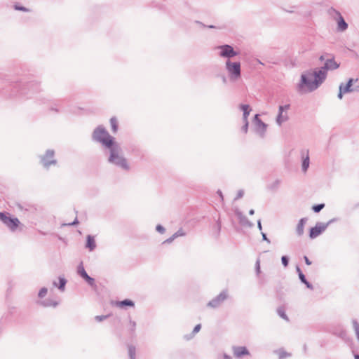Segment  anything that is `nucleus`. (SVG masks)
I'll use <instances>...</instances> for the list:
<instances>
[{"mask_svg": "<svg viewBox=\"0 0 359 359\" xmlns=\"http://www.w3.org/2000/svg\"><path fill=\"white\" fill-rule=\"evenodd\" d=\"M329 14L337 21V29L344 32L348 28V24L345 22L341 13L333 8L329 9Z\"/></svg>", "mask_w": 359, "mask_h": 359, "instance_id": "1a4fd4ad", "label": "nucleus"}, {"mask_svg": "<svg viewBox=\"0 0 359 359\" xmlns=\"http://www.w3.org/2000/svg\"><path fill=\"white\" fill-rule=\"evenodd\" d=\"M324 74L316 69L304 72L297 84V90L299 93L313 92L324 82Z\"/></svg>", "mask_w": 359, "mask_h": 359, "instance_id": "f257e3e1", "label": "nucleus"}, {"mask_svg": "<svg viewBox=\"0 0 359 359\" xmlns=\"http://www.w3.org/2000/svg\"><path fill=\"white\" fill-rule=\"evenodd\" d=\"M15 88H19L21 94H27V93L25 92V89L21 88L20 84H15Z\"/></svg>", "mask_w": 359, "mask_h": 359, "instance_id": "3c124183", "label": "nucleus"}, {"mask_svg": "<svg viewBox=\"0 0 359 359\" xmlns=\"http://www.w3.org/2000/svg\"><path fill=\"white\" fill-rule=\"evenodd\" d=\"M53 285L55 287H57V288H58V284H57V283L56 281H53Z\"/></svg>", "mask_w": 359, "mask_h": 359, "instance_id": "0e129e2a", "label": "nucleus"}, {"mask_svg": "<svg viewBox=\"0 0 359 359\" xmlns=\"http://www.w3.org/2000/svg\"><path fill=\"white\" fill-rule=\"evenodd\" d=\"M48 292V289L46 287H42L40 289L39 293H38V297L39 298H43L46 294Z\"/></svg>", "mask_w": 359, "mask_h": 359, "instance_id": "c9c22d12", "label": "nucleus"}, {"mask_svg": "<svg viewBox=\"0 0 359 359\" xmlns=\"http://www.w3.org/2000/svg\"><path fill=\"white\" fill-rule=\"evenodd\" d=\"M87 283L91 286L93 288L95 289L97 287V285L95 284V279L89 276L88 275L83 278Z\"/></svg>", "mask_w": 359, "mask_h": 359, "instance_id": "7c9ffc66", "label": "nucleus"}, {"mask_svg": "<svg viewBox=\"0 0 359 359\" xmlns=\"http://www.w3.org/2000/svg\"><path fill=\"white\" fill-rule=\"evenodd\" d=\"M297 271L299 276V273H302L299 266H297Z\"/></svg>", "mask_w": 359, "mask_h": 359, "instance_id": "680f3d73", "label": "nucleus"}, {"mask_svg": "<svg viewBox=\"0 0 359 359\" xmlns=\"http://www.w3.org/2000/svg\"><path fill=\"white\" fill-rule=\"evenodd\" d=\"M77 273L82 278H84L85 277H86L88 274L86 273L83 266V263L81 262L79 266H78V269H77Z\"/></svg>", "mask_w": 359, "mask_h": 359, "instance_id": "a878e982", "label": "nucleus"}, {"mask_svg": "<svg viewBox=\"0 0 359 359\" xmlns=\"http://www.w3.org/2000/svg\"><path fill=\"white\" fill-rule=\"evenodd\" d=\"M353 327L355 331L356 338L359 341V323L355 319L352 320Z\"/></svg>", "mask_w": 359, "mask_h": 359, "instance_id": "c756f323", "label": "nucleus"}, {"mask_svg": "<svg viewBox=\"0 0 359 359\" xmlns=\"http://www.w3.org/2000/svg\"><path fill=\"white\" fill-rule=\"evenodd\" d=\"M299 280H301L302 283H303L304 284L306 285V287L310 289V290H313V287L312 285V284H311L306 278L304 274L303 273H299Z\"/></svg>", "mask_w": 359, "mask_h": 359, "instance_id": "393cba45", "label": "nucleus"}, {"mask_svg": "<svg viewBox=\"0 0 359 359\" xmlns=\"http://www.w3.org/2000/svg\"><path fill=\"white\" fill-rule=\"evenodd\" d=\"M223 81L226 82V78L225 77L223 78Z\"/></svg>", "mask_w": 359, "mask_h": 359, "instance_id": "338daca9", "label": "nucleus"}, {"mask_svg": "<svg viewBox=\"0 0 359 359\" xmlns=\"http://www.w3.org/2000/svg\"><path fill=\"white\" fill-rule=\"evenodd\" d=\"M217 49L219 50V55L220 57L231 60V58L237 56L239 53L234 50L233 47L229 44L219 46Z\"/></svg>", "mask_w": 359, "mask_h": 359, "instance_id": "423d86ee", "label": "nucleus"}, {"mask_svg": "<svg viewBox=\"0 0 359 359\" xmlns=\"http://www.w3.org/2000/svg\"><path fill=\"white\" fill-rule=\"evenodd\" d=\"M27 89L29 90V91L35 93L39 91L40 88L38 83H29L27 84Z\"/></svg>", "mask_w": 359, "mask_h": 359, "instance_id": "5701e85b", "label": "nucleus"}, {"mask_svg": "<svg viewBox=\"0 0 359 359\" xmlns=\"http://www.w3.org/2000/svg\"><path fill=\"white\" fill-rule=\"evenodd\" d=\"M110 125L113 133H116L118 130V121L116 117L110 118Z\"/></svg>", "mask_w": 359, "mask_h": 359, "instance_id": "bb28decb", "label": "nucleus"}, {"mask_svg": "<svg viewBox=\"0 0 359 359\" xmlns=\"http://www.w3.org/2000/svg\"><path fill=\"white\" fill-rule=\"evenodd\" d=\"M79 223V221L77 219V218H76L74 222H72V223H69L68 225H75V224H77Z\"/></svg>", "mask_w": 359, "mask_h": 359, "instance_id": "13d9d810", "label": "nucleus"}, {"mask_svg": "<svg viewBox=\"0 0 359 359\" xmlns=\"http://www.w3.org/2000/svg\"><path fill=\"white\" fill-rule=\"evenodd\" d=\"M156 229L158 232H159L161 234L164 233L165 231V228L161 224H158L156 227Z\"/></svg>", "mask_w": 359, "mask_h": 359, "instance_id": "c03bdc74", "label": "nucleus"}, {"mask_svg": "<svg viewBox=\"0 0 359 359\" xmlns=\"http://www.w3.org/2000/svg\"><path fill=\"white\" fill-rule=\"evenodd\" d=\"M67 284V280L62 276L59 277L58 289L63 292L65 290V285Z\"/></svg>", "mask_w": 359, "mask_h": 359, "instance_id": "cd10ccee", "label": "nucleus"}, {"mask_svg": "<svg viewBox=\"0 0 359 359\" xmlns=\"http://www.w3.org/2000/svg\"><path fill=\"white\" fill-rule=\"evenodd\" d=\"M175 238H175V237H174V234H173L172 236H170V238H168V239H166V240L163 242V243H172V242Z\"/></svg>", "mask_w": 359, "mask_h": 359, "instance_id": "09e8293b", "label": "nucleus"}, {"mask_svg": "<svg viewBox=\"0 0 359 359\" xmlns=\"http://www.w3.org/2000/svg\"><path fill=\"white\" fill-rule=\"evenodd\" d=\"M0 220L11 231H15L20 224L17 217H11L4 212H0Z\"/></svg>", "mask_w": 359, "mask_h": 359, "instance_id": "0eeeda50", "label": "nucleus"}, {"mask_svg": "<svg viewBox=\"0 0 359 359\" xmlns=\"http://www.w3.org/2000/svg\"><path fill=\"white\" fill-rule=\"evenodd\" d=\"M129 327H130V331L131 334H134L135 329H136V323L134 320H132L130 319L129 320Z\"/></svg>", "mask_w": 359, "mask_h": 359, "instance_id": "f704fd0d", "label": "nucleus"}, {"mask_svg": "<svg viewBox=\"0 0 359 359\" xmlns=\"http://www.w3.org/2000/svg\"><path fill=\"white\" fill-rule=\"evenodd\" d=\"M243 195H244V191L242 189L238 190L234 200H238V199L241 198L243 196Z\"/></svg>", "mask_w": 359, "mask_h": 359, "instance_id": "37998d69", "label": "nucleus"}, {"mask_svg": "<svg viewBox=\"0 0 359 359\" xmlns=\"http://www.w3.org/2000/svg\"><path fill=\"white\" fill-rule=\"evenodd\" d=\"M244 123V125L243 126V127L241 128V130L244 133H247L248 131V121H243Z\"/></svg>", "mask_w": 359, "mask_h": 359, "instance_id": "79ce46f5", "label": "nucleus"}, {"mask_svg": "<svg viewBox=\"0 0 359 359\" xmlns=\"http://www.w3.org/2000/svg\"><path fill=\"white\" fill-rule=\"evenodd\" d=\"M39 304L43 307H56L59 303L57 301H54L50 299L42 300L39 302Z\"/></svg>", "mask_w": 359, "mask_h": 359, "instance_id": "aec40b11", "label": "nucleus"}, {"mask_svg": "<svg viewBox=\"0 0 359 359\" xmlns=\"http://www.w3.org/2000/svg\"><path fill=\"white\" fill-rule=\"evenodd\" d=\"M327 228V224L323 222H317L314 227L311 228L309 232V237L311 239L316 238L320 235Z\"/></svg>", "mask_w": 359, "mask_h": 359, "instance_id": "ddd939ff", "label": "nucleus"}, {"mask_svg": "<svg viewBox=\"0 0 359 359\" xmlns=\"http://www.w3.org/2000/svg\"><path fill=\"white\" fill-rule=\"evenodd\" d=\"M86 247L90 250L93 251L96 248V243L95 238L91 235H88L86 238Z\"/></svg>", "mask_w": 359, "mask_h": 359, "instance_id": "6ab92c4d", "label": "nucleus"}, {"mask_svg": "<svg viewBox=\"0 0 359 359\" xmlns=\"http://www.w3.org/2000/svg\"><path fill=\"white\" fill-rule=\"evenodd\" d=\"M277 313L278 314V316L282 318L283 319L288 321L289 319H288V317L286 315L285 312V310L283 309V308H278L277 309Z\"/></svg>", "mask_w": 359, "mask_h": 359, "instance_id": "2f4dec72", "label": "nucleus"}, {"mask_svg": "<svg viewBox=\"0 0 359 359\" xmlns=\"http://www.w3.org/2000/svg\"><path fill=\"white\" fill-rule=\"evenodd\" d=\"M324 207H325V204L324 203H320V204H317V205H313L312 207V210L315 212H319Z\"/></svg>", "mask_w": 359, "mask_h": 359, "instance_id": "72a5a7b5", "label": "nucleus"}, {"mask_svg": "<svg viewBox=\"0 0 359 359\" xmlns=\"http://www.w3.org/2000/svg\"><path fill=\"white\" fill-rule=\"evenodd\" d=\"M261 233H262V240L266 241L268 243H270L271 241L267 238L266 234L264 232H262Z\"/></svg>", "mask_w": 359, "mask_h": 359, "instance_id": "8fccbe9b", "label": "nucleus"}, {"mask_svg": "<svg viewBox=\"0 0 359 359\" xmlns=\"http://www.w3.org/2000/svg\"><path fill=\"white\" fill-rule=\"evenodd\" d=\"M358 79L354 80L353 79H349L347 83L344 86L342 83V89L344 92L346 93H351V92H358L359 91V86L352 87L353 81H357Z\"/></svg>", "mask_w": 359, "mask_h": 359, "instance_id": "2eb2a0df", "label": "nucleus"}, {"mask_svg": "<svg viewBox=\"0 0 359 359\" xmlns=\"http://www.w3.org/2000/svg\"><path fill=\"white\" fill-rule=\"evenodd\" d=\"M92 138L107 148L112 146V144L115 142L114 138L109 134L103 126H99L94 130Z\"/></svg>", "mask_w": 359, "mask_h": 359, "instance_id": "7ed1b4c3", "label": "nucleus"}, {"mask_svg": "<svg viewBox=\"0 0 359 359\" xmlns=\"http://www.w3.org/2000/svg\"><path fill=\"white\" fill-rule=\"evenodd\" d=\"M281 262H282V264L285 267H287L289 264V258L287 256L284 255L281 257Z\"/></svg>", "mask_w": 359, "mask_h": 359, "instance_id": "58836bf2", "label": "nucleus"}, {"mask_svg": "<svg viewBox=\"0 0 359 359\" xmlns=\"http://www.w3.org/2000/svg\"><path fill=\"white\" fill-rule=\"evenodd\" d=\"M339 64L337 63L334 57H328L325 60L324 65L320 68H316L317 71H320L321 73L324 74V80L327 78V72L335 70L339 68Z\"/></svg>", "mask_w": 359, "mask_h": 359, "instance_id": "6e6552de", "label": "nucleus"}, {"mask_svg": "<svg viewBox=\"0 0 359 359\" xmlns=\"http://www.w3.org/2000/svg\"><path fill=\"white\" fill-rule=\"evenodd\" d=\"M236 215L241 225L248 227H252L253 226V224L241 211H236Z\"/></svg>", "mask_w": 359, "mask_h": 359, "instance_id": "dca6fc26", "label": "nucleus"}, {"mask_svg": "<svg viewBox=\"0 0 359 359\" xmlns=\"http://www.w3.org/2000/svg\"><path fill=\"white\" fill-rule=\"evenodd\" d=\"M109 317V315H101V316H96L95 317V319L96 321L97 322H102L104 320H106L107 318H108Z\"/></svg>", "mask_w": 359, "mask_h": 359, "instance_id": "4c0bfd02", "label": "nucleus"}, {"mask_svg": "<svg viewBox=\"0 0 359 359\" xmlns=\"http://www.w3.org/2000/svg\"><path fill=\"white\" fill-rule=\"evenodd\" d=\"M224 359H231V357L227 354H224Z\"/></svg>", "mask_w": 359, "mask_h": 359, "instance_id": "052dcab7", "label": "nucleus"}, {"mask_svg": "<svg viewBox=\"0 0 359 359\" xmlns=\"http://www.w3.org/2000/svg\"><path fill=\"white\" fill-rule=\"evenodd\" d=\"M306 221H307V218H306V217L302 218L299 221L297 228H296V232L299 236H301L304 234V225H305Z\"/></svg>", "mask_w": 359, "mask_h": 359, "instance_id": "a211bd4d", "label": "nucleus"}, {"mask_svg": "<svg viewBox=\"0 0 359 359\" xmlns=\"http://www.w3.org/2000/svg\"><path fill=\"white\" fill-rule=\"evenodd\" d=\"M233 355L237 358H241L243 356L250 355V352L245 346H233L232 347Z\"/></svg>", "mask_w": 359, "mask_h": 359, "instance_id": "4468645a", "label": "nucleus"}, {"mask_svg": "<svg viewBox=\"0 0 359 359\" xmlns=\"http://www.w3.org/2000/svg\"><path fill=\"white\" fill-rule=\"evenodd\" d=\"M253 124L255 133L263 138L265 136L267 125L259 118V114H255L253 119Z\"/></svg>", "mask_w": 359, "mask_h": 359, "instance_id": "9d476101", "label": "nucleus"}, {"mask_svg": "<svg viewBox=\"0 0 359 359\" xmlns=\"http://www.w3.org/2000/svg\"><path fill=\"white\" fill-rule=\"evenodd\" d=\"M354 358H355V359H359V355L358 354H355Z\"/></svg>", "mask_w": 359, "mask_h": 359, "instance_id": "69168bd1", "label": "nucleus"}, {"mask_svg": "<svg viewBox=\"0 0 359 359\" xmlns=\"http://www.w3.org/2000/svg\"><path fill=\"white\" fill-rule=\"evenodd\" d=\"M302 171L305 172H306L307 169L309 168V163H310L309 150L302 151Z\"/></svg>", "mask_w": 359, "mask_h": 359, "instance_id": "f3484780", "label": "nucleus"}, {"mask_svg": "<svg viewBox=\"0 0 359 359\" xmlns=\"http://www.w3.org/2000/svg\"><path fill=\"white\" fill-rule=\"evenodd\" d=\"M325 57H326V55H320V57H319V60L320 61H325V60L327 59Z\"/></svg>", "mask_w": 359, "mask_h": 359, "instance_id": "4d7b16f0", "label": "nucleus"}, {"mask_svg": "<svg viewBox=\"0 0 359 359\" xmlns=\"http://www.w3.org/2000/svg\"><path fill=\"white\" fill-rule=\"evenodd\" d=\"M241 109L243 111V121H248V116L250 115V113L251 111V109L248 104H241L240 106Z\"/></svg>", "mask_w": 359, "mask_h": 359, "instance_id": "412c9836", "label": "nucleus"}, {"mask_svg": "<svg viewBox=\"0 0 359 359\" xmlns=\"http://www.w3.org/2000/svg\"><path fill=\"white\" fill-rule=\"evenodd\" d=\"M346 336V332L345 330H342L341 331L340 334H339V337H341V338H344Z\"/></svg>", "mask_w": 359, "mask_h": 359, "instance_id": "5fc2aeb1", "label": "nucleus"}, {"mask_svg": "<svg viewBox=\"0 0 359 359\" xmlns=\"http://www.w3.org/2000/svg\"><path fill=\"white\" fill-rule=\"evenodd\" d=\"M128 355L130 359H135L136 355V348L133 345H129L128 346Z\"/></svg>", "mask_w": 359, "mask_h": 359, "instance_id": "c85d7f7f", "label": "nucleus"}, {"mask_svg": "<svg viewBox=\"0 0 359 359\" xmlns=\"http://www.w3.org/2000/svg\"><path fill=\"white\" fill-rule=\"evenodd\" d=\"M225 69L231 81H236L241 78V68L240 62L226 60L225 62Z\"/></svg>", "mask_w": 359, "mask_h": 359, "instance_id": "20e7f679", "label": "nucleus"}, {"mask_svg": "<svg viewBox=\"0 0 359 359\" xmlns=\"http://www.w3.org/2000/svg\"><path fill=\"white\" fill-rule=\"evenodd\" d=\"M228 298V291H222L217 297L208 303V306L215 309L219 307Z\"/></svg>", "mask_w": 359, "mask_h": 359, "instance_id": "9b49d317", "label": "nucleus"}, {"mask_svg": "<svg viewBox=\"0 0 359 359\" xmlns=\"http://www.w3.org/2000/svg\"><path fill=\"white\" fill-rule=\"evenodd\" d=\"M276 353L278 354V358L279 359H285L287 357H290L291 355L290 353L286 352L285 350H283V348H280V349H278V350H276L275 351Z\"/></svg>", "mask_w": 359, "mask_h": 359, "instance_id": "b1692460", "label": "nucleus"}, {"mask_svg": "<svg viewBox=\"0 0 359 359\" xmlns=\"http://www.w3.org/2000/svg\"><path fill=\"white\" fill-rule=\"evenodd\" d=\"M337 220V219L333 218V219L329 220L327 222L325 223V224H327V226H328L330 224H331L332 223L336 222Z\"/></svg>", "mask_w": 359, "mask_h": 359, "instance_id": "603ef678", "label": "nucleus"}, {"mask_svg": "<svg viewBox=\"0 0 359 359\" xmlns=\"http://www.w3.org/2000/svg\"><path fill=\"white\" fill-rule=\"evenodd\" d=\"M40 162L46 169H49L51 165H55L57 160L55 158L54 150L48 149L43 155L40 156Z\"/></svg>", "mask_w": 359, "mask_h": 359, "instance_id": "39448f33", "label": "nucleus"}, {"mask_svg": "<svg viewBox=\"0 0 359 359\" xmlns=\"http://www.w3.org/2000/svg\"><path fill=\"white\" fill-rule=\"evenodd\" d=\"M217 194L219 196L220 198H221L222 200H223V194H222V191H221V190H218V191H217Z\"/></svg>", "mask_w": 359, "mask_h": 359, "instance_id": "bf43d9fd", "label": "nucleus"}, {"mask_svg": "<svg viewBox=\"0 0 359 359\" xmlns=\"http://www.w3.org/2000/svg\"><path fill=\"white\" fill-rule=\"evenodd\" d=\"M116 305L120 306V307L134 306L135 304H134V302L132 300L126 299H124L123 301L117 302H116Z\"/></svg>", "mask_w": 359, "mask_h": 359, "instance_id": "4be33fe9", "label": "nucleus"}, {"mask_svg": "<svg viewBox=\"0 0 359 359\" xmlns=\"http://www.w3.org/2000/svg\"><path fill=\"white\" fill-rule=\"evenodd\" d=\"M254 213H255V210H254L253 209H251V210L249 211V214H250V215H254Z\"/></svg>", "mask_w": 359, "mask_h": 359, "instance_id": "e2e57ef3", "label": "nucleus"}, {"mask_svg": "<svg viewBox=\"0 0 359 359\" xmlns=\"http://www.w3.org/2000/svg\"><path fill=\"white\" fill-rule=\"evenodd\" d=\"M201 328V324L196 325L195 326V327L194 328L192 333L190 334L189 337H187V339H189L192 338L196 333H198L200 331Z\"/></svg>", "mask_w": 359, "mask_h": 359, "instance_id": "473e14b6", "label": "nucleus"}, {"mask_svg": "<svg viewBox=\"0 0 359 359\" xmlns=\"http://www.w3.org/2000/svg\"><path fill=\"white\" fill-rule=\"evenodd\" d=\"M257 226H258V229L262 231V224H261V219H259L257 221Z\"/></svg>", "mask_w": 359, "mask_h": 359, "instance_id": "6e6d98bb", "label": "nucleus"}, {"mask_svg": "<svg viewBox=\"0 0 359 359\" xmlns=\"http://www.w3.org/2000/svg\"><path fill=\"white\" fill-rule=\"evenodd\" d=\"M280 184V180H276L269 186V189H276L279 187Z\"/></svg>", "mask_w": 359, "mask_h": 359, "instance_id": "e433bc0d", "label": "nucleus"}, {"mask_svg": "<svg viewBox=\"0 0 359 359\" xmlns=\"http://www.w3.org/2000/svg\"><path fill=\"white\" fill-rule=\"evenodd\" d=\"M185 236V233L184 232V231L182 229H180L177 231H176L174 233V237H175V238H177L180 236Z\"/></svg>", "mask_w": 359, "mask_h": 359, "instance_id": "ea45409f", "label": "nucleus"}, {"mask_svg": "<svg viewBox=\"0 0 359 359\" xmlns=\"http://www.w3.org/2000/svg\"><path fill=\"white\" fill-rule=\"evenodd\" d=\"M195 23L199 25L201 27H208V28H210V29H214L215 28V26L214 25H208V26H206L205 25H204L203 22H200V21H195Z\"/></svg>", "mask_w": 359, "mask_h": 359, "instance_id": "a18cd8bd", "label": "nucleus"}, {"mask_svg": "<svg viewBox=\"0 0 359 359\" xmlns=\"http://www.w3.org/2000/svg\"><path fill=\"white\" fill-rule=\"evenodd\" d=\"M51 110H55V109L51 108ZM55 111H58V110H57V109H55Z\"/></svg>", "mask_w": 359, "mask_h": 359, "instance_id": "774afa93", "label": "nucleus"}, {"mask_svg": "<svg viewBox=\"0 0 359 359\" xmlns=\"http://www.w3.org/2000/svg\"><path fill=\"white\" fill-rule=\"evenodd\" d=\"M304 259L306 264H307V265L311 264V262L309 260V259L306 256H304Z\"/></svg>", "mask_w": 359, "mask_h": 359, "instance_id": "864d4df0", "label": "nucleus"}, {"mask_svg": "<svg viewBox=\"0 0 359 359\" xmlns=\"http://www.w3.org/2000/svg\"><path fill=\"white\" fill-rule=\"evenodd\" d=\"M290 104L280 105L278 107V114L276 117V123L281 126L284 122L287 121L289 118L287 111L290 109Z\"/></svg>", "mask_w": 359, "mask_h": 359, "instance_id": "f8f14e48", "label": "nucleus"}, {"mask_svg": "<svg viewBox=\"0 0 359 359\" xmlns=\"http://www.w3.org/2000/svg\"><path fill=\"white\" fill-rule=\"evenodd\" d=\"M107 149L109 150L108 158L109 163L126 171L130 170V165L128 163L127 159L121 154V149L118 143L115 142L112 144V146L108 147Z\"/></svg>", "mask_w": 359, "mask_h": 359, "instance_id": "f03ea898", "label": "nucleus"}, {"mask_svg": "<svg viewBox=\"0 0 359 359\" xmlns=\"http://www.w3.org/2000/svg\"><path fill=\"white\" fill-rule=\"evenodd\" d=\"M256 273L259 274L260 273V262L259 259H257L255 264Z\"/></svg>", "mask_w": 359, "mask_h": 359, "instance_id": "de8ad7c7", "label": "nucleus"}, {"mask_svg": "<svg viewBox=\"0 0 359 359\" xmlns=\"http://www.w3.org/2000/svg\"><path fill=\"white\" fill-rule=\"evenodd\" d=\"M344 93H345V92H344V90H343V89H342V83H341V84L339 85V93H338V95H337L338 98H339V99H340V100H341V99H342V97H343V95H344Z\"/></svg>", "mask_w": 359, "mask_h": 359, "instance_id": "a19ab883", "label": "nucleus"}, {"mask_svg": "<svg viewBox=\"0 0 359 359\" xmlns=\"http://www.w3.org/2000/svg\"><path fill=\"white\" fill-rule=\"evenodd\" d=\"M14 8L15 10L20 11H26V12L29 11V10L27 8L22 6L15 5Z\"/></svg>", "mask_w": 359, "mask_h": 359, "instance_id": "49530a36", "label": "nucleus"}]
</instances>
